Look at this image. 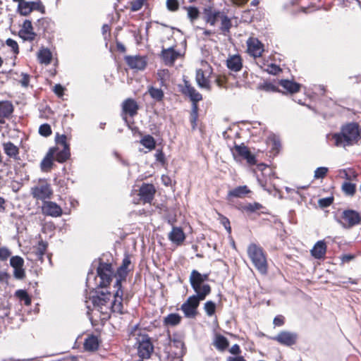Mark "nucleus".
Wrapping results in <instances>:
<instances>
[{
	"instance_id": "1",
	"label": "nucleus",
	"mask_w": 361,
	"mask_h": 361,
	"mask_svg": "<svg viewBox=\"0 0 361 361\" xmlns=\"http://www.w3.org/2000/svg\"><path fill=\"white\" fill-rule=\"evenodd\" d=\"M114 288L116 290L114 293V300L111 301V294L106 291H95L94 294L90 295L89 298L86 297L85 301L86 307L88 311L92 308L97 309L102 314H108L109 311L119 314H124L123 302L128 300V295L123 298V291L121 286V279H117L114 284Z\"/></svg>"
},
{
	"instance_id": "2",
	"label": "nucleus",
	"mask_w": 361,
	"mask_h": 361,
	"mask_svg": "<svg viewBox=\"0 0 361 361\" xmlns=\"http://www.w3.org/2000/svg\"><path fill=\"white\" fill-rule=\"evenodd\" d=\"M360 138V130L356 123H350L342 126L341 131L331 135L334 145L345 148L355 145Z\"/></svg>"
},
{
	"instance_id": "3",
	"label": "nucleus",
	"mask_w": 361,
	"mask_h": 361,
	"mask_svg": "<svg viewBox=\"0 0 361 361\" xmlns=\"http://www.w3.org/2000/svg\"><path fill=\"white\" fill-rule=\"evenodd\" d=\"M208 278V274H202L195 269L191 271L189 281L196 295H199L200 299H205L206 296L211 292L210 286L209 284H204V282Z\"/></svg>"
},
{
	"instance_id": "4",
	"label": "nucleus",
	"mask_w": 361,
	"mask_h": 361,
	"mask_svg": "<svg viewBox=\"0 0 361 361\" xmlns=\"http://www.w3.org/2000/svg\"><path fill=\"white\" fill-rule=\"evenodd\" d=\"M247 255L255 268L262 274L267 272V262L263 249L255 243L247 247Z\"/></svg>"
},
{
	"instance_id": "5",
	"label": "nucleus",
	"mask_w": 361,
	"mask_h": 361,
	"mask_svg": "<svg viewBox=\"0 0 361 361\" xmlns=\"http://www.w3.org/2000/svg\"><path fill=\"white\" fill-rule=\"evenodd\" d=\"M30 193L34 199L41 200L44 203L46 200L51 198L53 190L47 180L39 179L37 183L31 188Z\"/></svg>"
},
{
	"instance_id": "6",
	"label": "nucleus",
	"mask_w": 361,
	"mask_h": 361,
	"mask_svg": "<svg viewBox=\"0 0 361 361\" xmlns=\"http://www.w3.org/2000/svg\"><path fill=\"white\" fill-rule=\"evenodd\" d=\"M203 300L197 295L190 296L180 307L185 316L188 318H194L197 314L200 301Z\"/></svg>"
},
{
	"instance_id": "7",
	"label": "nucleus",
	"mask_w": 361,
	"mask_h": 361,
	"mask_svg": "<svg viewBox=\"0 0 361 361\" xmlns=\"http://www.w3.org/2000/svg\"><path fill=\"white\" fill-rule=\"evenodd\" d=\"M231 152L236 161H240L243 159L250 165H254L257 162L255 157L251 154L247 147L244 145H235L231 149Z\"/></svg>"
},
{
	"instance_id": "8",
	"label": "nucleus",
	"mask_w": 361,
	"mask_h": 361,
	"mask_svg": "<svg viewBox=\"0 0 361 361\" xmlns=\"http://www.w3.org/2000/svg\"><path fill=\"white\" fill-rule=\"evenodd\" d=\"M137 343L138 344V355L142 359L149 358L154 350V345L150 338L147 335H143L137 340Z\"/></svg>"
},
{
	"instance_id": "9",
	"label": "nucleus",
	"mask_w": 361,
	"mask_h": 361,
	"mask_svg": "<svg viewBox=\"0 0 361 361\" xmlns=\"http://www.w3.org/2000/svg\"><path fill=\"white\" fill-rule=\"evenodd\" d=\"M113 273L111 264L99 263L97 268V274L101 280L99 286L102 288L107 286L111 281Z\"/></svg>"
},
{
	"instance_id": "10",
	"label": "nucleus",
	"mask_w": 361,
	"mask_h": 361,
	"mask_svg": "<svg viewBox=\"0 0 361 361\" xmlns=\"http://www.w3.org/2000/svg\"><path fill=\"white\" fill-rule=\"evenodd\" d=\"M298 337V334L295 332L283 331L279 333L276 336L272 337L271 339L283 345L291 346L296 343Z\"/></svg>"
},
{
	"instance_id": "11",
	"label": "nucleus",
	"mask_w": 361,
	"mask_h": 361,
	"mask_svg": "<svg viewBox=\"0 0 361 361\" xmlns=\"http://www.w3.org/2000/svg\"><path fill=\"white\" fill-rule=\"evenodd\" d=\"M342 219L341 224L345 228H350L358 224L361 221L360 214L354 210H345L342 214Z\"/></svg>"
},
{
	"instance_id": "12",
	"label": "nucleus",
	"mask_w": 361,
	"mask_h": 361,
	"mask_svg": "<svg viewBox=\"0 0 361 361\" xmlns=\"http://www.w3.org/2000/svg\"><path fill=\"white\" fill-rule=\"evenodd\" d=\"M10 264L13 268V276L17 279H23L25 276V270L23 268L24 260L19 256H14L10 259Z\"/></svg>"
},
{
	"instance_id": "13",
	"label": "nucleus",
	"mask_w": 361,
	"mask_h": 361,
	"mask_svg": "<svg viewBox=\"0 0 361 361\" xmlns=\"http://www.w3.org/2000/svg\"><path fill=\"white\" fill-rule=\"evenodd\" d=\"M42 213L47 216L58 217L62 214V209L56 202L46 201L42 207Z\"/></svg>"
},
{
	"instance_id": "14",
	"label": "nucleus",
	"mask_w": 361,
	"mask_h": 361,
	"mask_svg": "<svg viewBox=\"0 0 361 361\" xmlns=\"http://www.w3.org/2000/svg\"><path fill=\"white\" fill-rule=\"evenodd\" d=\"M181 92L185 95L189 97L190 100L192 102V106H194V104H197V102L202 99V94L198 92L194 87L191 86L187 80H184V86L183 87Z\"/></svg>"
},
{
	"instance_id": "15",
	"label": "nucleus",
	"mask_w": 361,
	"mask_h": 361,
	"mask_svg": "<svg viewBox=\"0 0 361 361\" xmlns=\"http://www.w3.org/2000/svg\"><path fill=\"white\" fill-rule=\"evenodd\" d=\"M222 13L223 12L214 8L211 6H206L203 9L204 20L212 26L216 24Z\"/></svg>"
},
{
	"instance_id": "16",
	"label": "nucleus",
	"mask_w": 361,
	"mask_h": 361,
	"mask_svg": "<svg viewBox=\"0 0 361 361\" xmlns=\"http://www.w3.org/2000/svg\"><path fill=\"white\" fill-rule=\"evenodd\" d=\"M247 51L255 58L259 57L263 51V45L257 39L250 37L247 41Z\"/></svg>"
},
{
	"instance_id": "17",
	"label": "nucleus",
	"mask_w": 361,
	"mask_h": 361,
	"mask_svg": "<svg viewBox=\"0 0 361 361\" xmlns=\"http://www.w3.org/2000/svg\"><path fill=\"white\" fill-rule=\"evenodd\" d=\"M169 347L175 348L176 350L172 352L175 356L182 357L185 354V344L181 337L173 335V337H169Z\"/></svg>"
},
{
	"instance_id": "18",
	"label": "nucleus",
	"mask_w": 361,
	"mask_h": 361,
	"mask_svg": "<svg viewBox=\"0 0 361 361\" xmlns=\"http://www.w3.org/2000/svg\"><path fill=\"white\" fill-rule=\"evenodd\" d=\"M127 64L132 69L141 71L147 66V61L145 57L140 56H127L125 58Z\"/></svg>"
},
{
	"instance_id": "19",
	"label": "nucleus",
	"mask_w": 361,
	"mask_h": 361,
	"mask_svg": "<svg viewBox=\"0 0 361 361\" xmlns=\"http://www.w3.org/2000/svg\"><path fill=\"white\" fill-rule=\"evenodd\" d=\"M180 56V53L174 50L173 47L163 49L161 51V57L164 63L167 66H172Z\"/></svg>"
},
{
	"instance_id": "20",
	"label": "nucleus",
	"mask_w": 361,
	"mask_h": 361,
	"mask_svg": "<svg viewBox=\"0 0 361 361\" xmlns=\"http://www.w3.org/2000/svg\"><path fill=\"white\" fill-rule=\"evenodd\" d=\"M209 73L210 72L207 71H203L202 69L197 70L195 80L200 88L208 90H211V85L208 78Z\"/></svg>"
},
{
	"instance_id": "21",
	"label": "nucleus",
	"mask_w": 361,
	"mask_h": 361,
	"mask_svg": "<svg viewBox=\"0 0 361 361\" xmlns=\"http://www.w3.org/2000/svg\"><path fill=\"white\" fill-rule=\"evenodd\" d=\"M20 35L25 39L30 41L35 38L36 34L33 31L32 22L30 20H25L23 22L22 28L20 30Z\"/></svg>"
},
{
	"instance_id": "22",
	"label": "nucleus",
	"mask_w": 361,
	"mask_h": 361,
	"mask_svg": "<svg viewBox=\"0 0 361 361\" xmlns=\"http://www.w3.org/2000/svg\"><path fill=\"white\" fill-rule=\"evenodd\" d=\"M155 188L152 184H143L140 189V196L145 202H150L154 195Z\"/></svg>"
},
{
	"instance_id": "23",
	"label": "nucleus",
	"mask_w": 361,
	"mask_h": 361,
	"mask_svg": "<svg viewBox=\"0 0 361 361\" xmlns=\"http://www.w3.org/2000/svg\"><path fill=\"white\" fill-rule=\"evenodd\" d=\"M14 107L13 104L9 101L0 102V123H4L3 118H8L13 114Z\"/></svg>"
},
{
	"instance_id": "24",
	"label": "nucleus",
	"mask_w": 361,
	"mask_h": 361,
	"mask_svg": "<svg viewBox=\"0 0 361 361\" xmlns=\"http://www.w3.org/2000/svg\"><path fill=\"white\" fill-rule=\"evenodd\" d=\"M226 66L232 71H239L243 66L241 57L237 54L230 56L226 60Z\"/></svg>"
},
{
	"instance_id": "25",
	"label": "nucleus",
	"mask_w": 361,
	"mask_h": 361,
	"mask_svg": "<svg viewBox=\"0 0 361 361\" xmlns=\"http://www.w3.org/2000/svg\"><path fill=\"white\" fill-rule=\"evenodd\" d=\"M169 238L171 241L176 245H180L185 240V235L179 227H173L171 231L169 234Z\"/></svg>"
},
{
	"instance_id": "26",
	"label": "nucleus",
	"mask_w": 361,
	"mask_h": 361,
	"mask_svg": "<svg viewBox=\"0 0 361 361\" xmlns=\"http://www.w3.org/2000/svg\"><path fill=\"white\" fill-rule=\"evenodd\" d=\"M326 252V245L324 240H319L316 243L312 249L311 254L315 259H322L324 257Z\"/></svg>"
},
{
	"instance_id": "27",
	"label": "nucleus",
	"mask_w": 361,
	"mask_h": 361,
	"mask_svg": "<svg viewBox=\"0 0 361 361\" xmlns=\"http://www.w3.org/2000/svg\"><path fill=\"white\" fill-rule=\"evenodd\" d=\"M137 109L138 105L133 99H127L123 103V111L130 116L137 114Z\"/></svg>"
},
{
	"instance_id": "28",
	"label": "nucleus",
	"mask_w": 361,
	"mask_h": 361,
	"mask_svg": "<svg viewBox=\"0 0 361 361\" xmlns=\"http://www.w3.org/2000/svg\"><path fill=\"white\" fill-rule=\"evenodd\" d=\"M55 154V150L50 149L44 158L42 159L40 166L43 171H49L53 165V160Z\"/></svg>"
},
{
	"instance_id": "29",
	"label": "nucleus",
	"mask_w": 361,
	"mask_h": 361,
	"mask_svg": "<svg viewBox=\"0 0 361 361\" xmlns=\"http://www.w3.org/2000/svg\"><path fill=\"white\" fill-rule=\"evenodd\" d=\"M47 246V243L41 240L39 241L37 245L32 247V254L35 255V259L42 261L43 256L45 254Z\"/></svg>"
},
{
	"instance_id": "30",
	"label": "nucleus",
	"mask_w": 361,
	"mask_h": 361,
	"mask_svg": "<svg viewBox=\"0 0 361 361\" xmlns=\"http://www.w3.org/2000/svg\"><path fill=\"white\" fill-rule=\"evenodd\" d=\"M55 150V159L60 163H63L66 161L70 157V149L69 147H62V149H59L58 147L57 148H53Z\"/></svg>"
},
{
	"instance_id": "31",
	"label": "nucleus",
	"mask_w": 361,
	"mask_h": 361,
	"mask_svg": "<svg viewBox=\"0 0 361 361\" xmlns=\"http://www.w3.org/2000/svg\"><path fill=\"white\" fill-rule=\"evenodd\" d=\"M130 264V260L128 257H126L123 259V262L121 266L118 269L116 275L115 276L117 279H121V283L122 281L126 279L127 275V269Z\"/></svg>"
},
{
	"instance_id": "32",
	"label": "nucleus",
	"mask_w": 361,
	"mask_h": 361,
	"mask_svg": "<svg viewBox=\"0 0 361 361\" xmlns=\"http://www.w3.org/2000/svg\"><path fill=\"white\" fill-rule=\"evenodd\" d=\"M279 84L288 92L292 94L299 92L300 88V85L299 83L289 80H281L279 82Z\"/></svg>"
},
{
	"instance_id": "33",
	"label": "nucleus",
	"mask_w": 361,
	"mask_h": 361,
	"mask_svg": "<svg viewBox=\"0 0 361 361\" xmlns=\"http://www.w3.org/2000/svg\"><path fill=\"white\" fill-rule=\"evenodd\" d=\"M221 20L220 30L224 35H227L230 32L232 27V23L230 18H228L224 12L219 17Z\"/></svg>"
},
{
	"instance_id": "34",
	"label": "nucleus",
	"mask_w": 361,
	"mask_h": 361,
	"mask_svg": "<svg viewBox=\"0 0 361 361\" xmlns=\"http://www.w3.org/2000/svg\"><path fill=\"white\" fill-rule=\"evenodd\" d=\"M3 148L7 156L13 159H17L19 149L14 144L11 142H5L3 144Z\"/></svg>"
},
{
	"instance_id": "35",
	"label": "nucleus",
	"mask_w": 361,
	"mask_h": 361,
	"mask_svg": "<svg viewBox=\"0 0 361 361\" xmlns=\"http://www.w3.org/2000/svg\"><path fill=\"white\" fill-rule=\"evenodd\" d=\"M99 347L98 339L94 336H91L87 338L84 343V348L86 350L94 351Z\"/></svg>"
},
{
	"instance_id": "36",
	"label": "nucleus",
	"mask_w": 361,
	"mask_h": 361,
	"mask_svg": "<svg viewBox=\"0 0 361 361\" xmlns=\"http://www.w3.org/2000/svg\"><path fill=\"white\" fill-rule=\"evenodd\" d=\"M250 190L247 188L246 185L238 186L233 190H231L228 192V195L229 197H243L246 194L250 192Z\"/></svg>"
},
{
	"instance_id": "37",
	"label": "nucleus",
	"mask_w": 361,
	"mask_h": 361,
	"mask_svg": "<svg viewBox=\"0 0 361 361\" xmlns=\"http://www.w3.org/2000/svg\"><path fill=\"white\" fill-rule=\"evenodd\" d=\"M38 59L41 63L48 65L51 61V53L48 49H42L38 53Z\"/></svg>"
},
{
	"instance_id": "38",
	"label": "nucleus",
	"mask_w": 361,
	"mask_h": 361,
	"mask_svg": "<svg viewBox=\"0 0 361 361\" xmlns=\"http://www.w3.org/2000/svg\"><path fill=\"white\" fill-rule=\"evenodd\" d=\"M214 346L219 350H224L228 345V341L226 337L217 335L214 340Z\"/></svg>"
},
{
	"instance_id": "39",
	"label": "nucleus",
	"mask_w": 361,
	"mask_h": 361,
	"mask_svg": "<svg viewBox=\"0 0 361 361\" xmlns=\"http://www.w3.org/2000/svg\"><path fill=\"white\" fill-rule=\"evenodd\" d=\"M181 317L178 314H169L164 318V322L168 326H176L180 322Z\"/></svg>"
},
{
	"instance_id": "40",
	"label": "nucleus",
	"mask_w": 361,
	"mask_h": 361,
	"mask_svg": "<svg viewBox=\"0 0 361 361\" xmlns=\"http://www.w3.org/2000/svg\"><path fill=\"white\" fill-rule=\"evenodd\" d=\"M169 78L170 73L166 69L159 70L157 72V79L160 81L161 86H166Z\"/></svg>"
},
{
	"instance_id": "41",
	"label": "nucleus",
	"mask_w": 361,
	"mask_h": 361,
	"mask_svg": "<svg viewBox=\"0 0 361 361\" xmlns=\"http://www.w3.org/2000/svg\"><path fill=\"white\" fill-rule=\"evenodd\" d=\"M18 10L20 15L26 16L29 15L32 11L30 6V1H23L18 4Z\"/></svg>"
},
{
	"instance_id": "42",
	"label": "nucleus",
	"mask_w": 361,
	"mask_h": 361,
	"mask_svg": "<svg viewBox=\"0 0 361 361\" xmlns=\"http://www.w3.org/2000/svg\"><path fill=\"white\" fill-rule=\"evenodd\" d=\"M185 8L187 11L188 18L192 23L199 18L200 11L195 6H188L185 7Z\"/></svg>"
},
{
	"instance_id": "43",
	"label": "nucleus",
	"mask_w": 361,
	"mask_h": 361,
	"mask_svg": "<svg viewBox=\"0 0 361 361\" xmlns=\"http://www.w3.org/2000/svg\"><path fill=\"white\" fill-rule=\"evenodd\" d=\"M148 92L151 97L157 101H161L164 97V92L159 88L150 87L148 90Z\"/></svg>"
},
{
	"instance_id": "44",
	"label": "nucleus",
	"mask_w": 361,
	"mask_h": 361,
	"mask_svg": "<svg viewBox=\"0 0 361 361\" xmlns=\"http://www.w3.org/2000/svg\"><path fill=\"white\" fill-rule=\"evenodd\" d=\"M15 295L20 301H23L25 305H30L31 299L25 290H18L16 291Z\"/></svg>"
},
{
	"instance_id": "45",
	"label": "nucleus",
	"mask_w": 361,
	"mask_h": 361,
	"mask_svg": "<svg viewBox=\"0 0 361 361\" xmlns=\"http://www.w3.org/2000/svg\"><path fill=\"white\" fill-rule=\"evenodd\" d=\"M140 143L149 149H152L155 147L154 139L151 135H145L140 140Z\"/></svg>"
},
{
	"instance_id": "46",
	"label": "nucleus",
	"mask_w": 361,
	"mask_h": 361,
	"mask_svg": "<svg viewBox=\"0 0 361 361\" xmlns=\"http://www.w3.org/2000/svg\"><path fill=\"white\" fill-rule=\"evenodd\" d=\"M342 190L345 194L353 196L355 193L356 186L354 183L345 182L342 185Z\"/></svg>"
},
{
	"instance_id": "47",
	"label": "nucleus",
	"mask_w": 361,
	"mask_h": 361,
	"mask_svg": "<svg viewBox=\"0 0 361 361\" xmlns=\"http://www.w3.org/2000/svg\"><path fill=\"white\" fill-rule=\"evenodd\" d=\"M52 24V21L47 18H42L37 21V26L43 31L48 30Z\"/></svg>"
},
{
	"instance_id": "48",
	"label": "nucleus",
	"mask_w": 361,
	"mask_h": 361,
	"mask_svg": "<svg viewBox=\"0 0 361 361\" xmlns=\"http://www.w3.org/2000/svg\"><path fill=\"white\" fill-rule=\"evenodd\" d=\"M262 208V205L258 202L249 203L242 207L243 211L250 213L259 210Z\"/></svg>"
},
{
	"instance_id": "49",
	"label": "nucleus",
	"mask_w": 361,
	"mask_h": 361,
	"mask_svg": "<svg viewBox=\"0 0 361 361\" xmlns=\"http://www.w3.org/2000/svg\"><path fill=\"white\" fill-rule=\"evenodd\" d=\"M32 11H37L42 13H45V8L41 1L37 0L36 1H30Z\"/></svg>"
},
{
	"instance_id": "50",
	"label": "nucleus",
	"mask_w": 361,
	"mask_h": 361,
	"mask_svg": "<svg viewBox=\"0 0 361 361\" xmlns=\"http://www.w3.org/2000/svg\"><path fill=\"white\" fill-rule=\"evenodd\" d=\"M340 174L348 180H350L357 177V173L352 169H342L340 171Z\"/></svg>"
},
{
	"instance_id": "51",
	"label": "nucleus",
	"mask_w": 361,
	"mask_h": 361,
	"mask_svg": "<svg viewBox=\"0 0 361 361\" xmlns=\"http://www.w3.org/2000/svg\"><path fill=\"white\" fill-rule=\"evenodd\" d=\"M39 133L44 137L49 136L51 134L50 126L47 123L41 125L39 128Z\"/></svg>"
},
{
	"instance_id": "52",
	"label": "nucleus",
	"mask_w": 361,
	"mask_h": 361,
	"mask_svg": "<svg viewBox=\"0 0 361 361\" xmlns=\"http://www.w3.org/2000/svg\"><path fill=\"white\" fill-rule=\"evenodd\" d=\"M216 310V305L212 301H207L204 304V310L207 315L212 316L214 314Z\"/></svg>"
},
{
	"instance_id": "53",
	"label": "nucleus",
	"mask_w": 361,
	"mask_h": 361,
	"mask_svg": "<svg viewBox=\"0 0 361 361\" xmlns=\"http://www.w3.org/2000/svg\"><path fill=\"white\" fill-rule=\"evenodd\" d=\"M328 172V169L326 167H319L314 171V177L316 179L323 178L325 177Z\"/></svg>"
},
{
	"instance_id": "54",
	"label": "nucleus",
	"mask_w": 361,
	"mask_h": 361,
	"mask_svg": "<svg viewBox=\"0 0 361 361\" xmlns=\"http://www.w3.org/2000/svg\"><path fill=\"white\" fill-rule=\"evenodd\" d=\"M146 0H134L131 2V11H139L143 6L145 1Z\"/></svg>"
},
{
	"instance_id": "55",
	"label": "nucleus",
	"mask_w": 361,
	"mask_h": 361,
	"mask_svg": "<svg viewBox=\"0 0 361 361\" xmlns=\"http://www.w3.org/2000/svg\"><path fill=\"white\" fill-rule=\"evenodd\" d=\"M167 8L171 11L178 10L179 7V3L178 0H167L166 1Z\"/></svg>"
},
{
	"instance_id": "56",
	"label": "nucleus",
	"mask_w": 361,
	"mask_h": 361,
	"mask_svg": "<svg viewBox=\"0 0 361 361\" xmlns=\"http://www.w3.org/2000/svg\"><path fill=\"white\" fill-rule=\"evenodd\" d=\"M6 44L8 47L11 48L15 54L18 53V45L15 40L9 38L6 41Z\"/></svg>"
},
{
	"instance_id": "57",
	"label": "nucleus",
	"mask_w": 361,
	"mask_h": 361,
	"mask_svg": "<svg viewBox=\"0 0 361 361\" xmlns=\"http://www.w3.org/2000/svg\"><path fill=\"white\" fill-rule=\"evenodd\" d=\"M20 75L22 78L19 80V83L22 87H27L30 82V75L25 73H22Z\"/></svg>"
},
{
	"instance_id": "58",
	"label": "nucleus",
	"mask_w": 361,
	"mask_h": 361,
	"mask_svg": "<svg viewBox=\"0 0 361 361\" xmlns=\"http://www.w3.org/2000/svg\"><path fill=\"white\" fill-rule=\"evenodd\" d=\"M197 118V105L194 104V106H192V112L191 114V123L192 124V128H195L196 125V120Z\"/></svg>"
},
{
	"instance_id": "59",
	"label": "nucleus",
	"mask_w": 361,
	"mask_h": 361,
	"mask_svg": "<svg viewBox=\"0 0 361 361\" xmlns=\"http://www.w3.org/2000/svg\"><path fill=\"white\" fill-rule=\"evenodd\" d=\"M267 71L269 73L276 75L278 73L281 71V68L279 66L271 63L267 66Z\"/></svg>"
},
{
	"instance_id": "60",
	"label": "nucleus",
	"mask_w": 361,
	"mask_h": 361,
	"mask_svg": "<svg viewBox=\"0 0 361 361\" xmlns=\"http://www.w3.org/2000/svg\"><path fill=\"white\" fill-rule=\"evenodd\" d=\"M56 143L62 147H68L66 143V136L64 135H57L56 138Z\"/></svg>"
},
{
	"instance_id": "61",
	"label": "nucleus",
	"mask_w": 361,
	"mask_h": 361,
	"mask_svg": "<svg viewBox=\"0 0 361 361\" xmlns=\"http://www.w3.org/2000/svg\"><path fill=\"white\" fill-rule=\"evenodd\" d=\"M11 255V252L6 247H0V260H6Z\"/></svg>"
},
{
	"instance_id": "62",
	"label": "nucleus",
	"mask_w": 361,
	"mask_h": 361,
	"mask_svg": "<svg viewBox=\"0 0 361 361\" xmlns=\"http://www.w3.org/2000/svg\"><path fill=\"white\" fill-rule=\"evenodd\" d=\"M333 202V199L330 197L322 198L319 200V204L322 207H326L331 205Z\"/></svg>"
},
{
	"instance_id": "63",
	"label": "nucleus",
	"mask_w": 361,
	"mask_h": 361,
	"mask_svg": "<svg viewBox=\"0 0 361 361\" xmlns=\"http://www.w3.org/2000/svg\"><path fill=\"white\" fill-rule=\"evenodd\" d=\"M226 80L225 77L218 76L215 80V82L218 87H219L221 88H224Z\"/></svg>"
},
{
	"instance_id": "64",
	"label": "nucleus",
	"mask_w": 361,
	"mask_h": 361,
	"mask_svg": "<svg viewBox=\"0 0 361 361\" xmlns=\"http://www.w3.org/2000/svg\"><path fill=\"white\" fill-rule=\"evenodd\" d=\"M63 87L60 84H57L54 87V92L59 97H61L63 95Z\"/></svg>"
}]
</instances>
